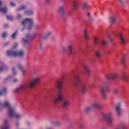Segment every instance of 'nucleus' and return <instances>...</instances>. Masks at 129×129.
<instances>
[{"label": "nucleus", "instance_id": "obj_1", "mask_svg": "<svg viewBox=\"0 0 129 129\" xmlns=\"http://www.w3.org/2000/svg\"><path fill=\"white\" fill-rule=\"evenodd\" d=\"M63 81L62 80L57 82L56 84V86L58 89L57 97H53L52 101L54 103H59V102L63 101L62 106L63 108L66 109L69 105V101L65 99L63 96V94H62V85H63Z\"/></svg>", "mask_w": 129, "mask_h": 129}, {"label": "nucleus", "instance_id": "obj_2", "mask_svg": "<svg viewBox=\"0 0 129 129\" xmlns=\"http://www.w3.org/2000/svg\"><path fill=\"white\" fill-rule=\"evenodd\" d=\"M1 108H7L8 109L10 118H13V117L15 116L16 119H20V118L22 117V115L16 112L15 108L12 107L9 102L6 101L2 103V102L0 101V109Z\"/></svg>", "mask_w": 129, "mask_h": 129}, {"label": "nucleus", "instance_id": "obj_3", "mask_svg": "<svg viewBox=\"0 0 129 129\" xmlns=\"http://www.w3.org/2000/svg\"><path fill=\"white\" fill-rule=\"evenodd\" d=\"M40 80H41V78L40 77L36 78L33 79L31 82L24 84L18 88L15 89L14 92L15 93H18V92H20V91H22V90H25V89H28V88H34L36 86V84H38V83L40 82Z\"/></svg>", "mask_w": 129, "mask_h": 129}, {"label": "nucleus", "instance_id": "obj_4", "mask_svg": "<svg viewBox=\"0 0 129 129\" xmlns=\"http://www.w3.org/2000/svg\"><path fill=\"white\" fill-rule=\"evenodd\" d=\"M74 75L76 87H77L78 88H79L80 91H81L82 93H84L86 92V86L85 85V84L81 82L79 75L75 74H74Z\"/></svg>", "mask_w": 129, "mask_h": 129}, {"label": "nucleus", "instance_id": "obj_5", "mask_svg": "<svg viewBox=\"0 0 129 129\" xmlns=\"http://www.w3.org/2000/svg\"><path fill=\"white\" fill-rule=\"evenodd\" d=\"M7 54L9 57H19V58H22L24 56V51L22 50L18 51V50L12 49L7 51Z\"/></svg>", "mask_w": 129, "mask_h": 129}, {"label": "nucleus", "instance_id": "obj_6", "mask_svg": "<svg viewBox=\"0 0 129 129\" xmlns=\"http://www.w3.org/2000/svg\"><path fill=\"white\" fill-rule=\"evenodd\" d=\"M102 116L103 119L106 121L108 125H112L113 124V118H112V115L111 113H102Z\"/></svg>", "mask_w": 129, "mask_h": 129}, {"label": "nucleus", "instance_id": "obj_7", "mask_svg": "<svg viewBox=\"0 0 129 129\" xmlns=\"http://www.w3.org/2000/svg\"><path fill=\"white\" fill-rule=\"evenodd\" d=\"M109 90V86H108V84H104V86L101 88L100 92L103 99H106V98H107V95H106V92H107Z\"/></svg>", "mask_w": 129, "mask_h": 129}, {"label": "nucleus", "instance_id": "obj_8", "mask_svg": "<svg viewBox=\"0 0 129 129\" xmlns=\"http://www.w3.org/2000/svg\"><path fill=\"white\" fill-rule=\"evenodd\" d=\"M35 37H36L35 33H33V34L26 35V38L22 39L24 46H26V47H28V46H30V42H29V40H31V39H33V38H35Z\"/></svg>", "mask_w": 129, "mask_h": 129}, {"label": "nucleus", "instance_id": "obj_9", "mask_svg": "<svg viewBox=\"0 0 129 129\" xmlns=\"http://www.w3.org/2000/svg\"><path fill=\"white\" fill-rule=\"evenodd\" d=\"M26 24L28 25L27 30H31V29L33 28V22L32 19L26 18L25 20L22 21V25L23 26H26Z\"/></svg>", "mask_w": 129, "mask_h": 129}, {"label": "nucleus", "instance_id": "obj_10", "mask_svg": "<svg viewBox=\"0 0 129 129\" xmlns=\"http://www.w3.org/2000/svg\"><path fill=\"white\" fill-rule=\"evenodd\" d=\"M58 13L59 14L60 16L61 17V20L63 23L66 22V18L64 16H65V11H64V7L60 6L59 7L58 10Z\"/></svg>", "mask_w": 129, "mask_h": 129}, {"label": "nucleus", "instance_id": "obj_11", "mask_svg": "<svg viewBox=\"0 0 129 129\" xmlns=\"http://www.w3.org/2000/svg\"><path fill=\"white\" fill-rule=\"evenodd\" d=\"M115 110L117 116H118V117H119L120 116L121 111V104L120 103H118L116 105L115 107Z\"/></svg>", "mask_w": 129, "mask_h": 129}, {"label": "nucleus", "instance_id": "obj_12", "mask_svg": "<svg viewBox=\"0 0 129 129\" xmlns=\"http://www.w3.org/2000/svg\"><path fill=\"white\" fill-rule=\"evenodd\" d=\"M82 67L84 71V72L86 73L87 76L89 77L90 76V69L87 66V64L85 63H83L82 65Z\"/></svg>", "mask_w": 129, "mask_h": 129}, {"label": "nucleus", "instance_id": "obj_13", "mask_svg": "<svg viewBox=\"0 0 129 129\" xmlns=\"http://www.w3.org/2000/svg\"><path fill=\"white\" fill-rule=\"evenodd\" d=\"M116 77H117L116 74L113 73L110 75L105 76V79H106V80H109V79L111 80H114V79H116Z\"/></svg>", "mask_w": 129, "mask_h": 129}, {"label": "nucleus", "instance_id": "obj_14", "mask_svg": "<svg viewBox=\"0 0 129 129\" xmlns=\"http://www.w3.org/2000/svg\"><path fill=\"white\" fill-rule=\"evenodd\" d=\"M1 129H10L9 119L4 120V124L2 126Z\"/></svg>", "mask_w": 129, "mask_h": 129}, {"label": "nucleus", "instance_id": "obj_15", "mask_svg": "<svg viewBox=\"0 0 129 129\" xmlns=\"http://www.w3.org/2000/svg\"><path fill=\"white\" fill-rule=\"evenodd\" d=\"M115 129H126V124L125 122L122 121L119 123L118 126L116 127Z\"/></svg>", "mask_w": 129, "mask_h": 129}, {"label": "nucleus", "instance_id": "obj_16", "mask_svg": "<svg viewBox=\"0 0 129 129\" xmlns=\"http://www.w3.org/2000/svg\"><path fill=\"white\" fill-rule=\"evenodd\" d=\"M73 5L74 10H78L80 4L79 3V1L78 0H73Z\"/></svg>", "mask_w": 129, "mask_h": 129}, {"label": "nucleus", "instance_id": "obj_17", "mask_svg": "<svg viewBox=\"0 0 129 129\" xmlns=\"http://www.w3.org/2000/svg\"><path fill=\"white\" fill-rule=\"evenodd\" d=\"M17 67L19 68L20 70L22 71L23 75L25 76L27 74V71L24 69V67L21 63H18L17 65Z\"/></svg>", "mask_w": 129, "mask_h": 129}, {"label": "nucleus", "instance_id": "obj_18", "mask_svg": "<svg viewBox=\"0 0 129 129\" xmlns=\"http://www.w3.org/2000/svg\"><path fill=\"white\" fill-rule=\"evenodd\" d=\"M93 108H96L97 109H100L101 108V104L98 102H95L92 105Z\"/></svg>", "mask_w": 129, "mask_h": 129}, {"label": "nucleus", "instance_id": "obj_19", "mask_svg": "<svg viewBox=\"0 0 129 129\" xmlns=\"http://www.w3.org/2000/svg\"><path fill=\"white\" fill-rule=\"evenodd\" d=\"M67 51L70 55L73 54V47L72 45H69L67 47Z\"/></svg>", "mask_w": 129, "mask_h": 129}, {"label": "nucleus", "instance_id": "obj_20", "mask_svg": "<svg viewBox=\"0 0 129 129\" xmlns=\"http://www.w3.org/2000/svg\"><path fill=\"white\" fill-rule=\"evenodd\" d=\"M119 38L121 44L124 45L125 44V38H124V36L122 34H120L119 35Z\"/></svg>", "mask_w": 129, "mask_h": 129}, {"label": "nucleus", "instance_id": "obj_21", "mask_svg": "<svg viewBox=\"0 0 129 129\" xmlns=\"http://www.w3.org/2000/svg\"><path fill=\"white\" fill-rule=\"evenodd\" d=\"M51 35H52V32L51 31L47 32L43 36V39L44 40H46V39H48V38H49V37H50Z\"/></svg>", "mask_w": 129, "mask_h": 129}, {"label": "nucleus", "instance_id": "obj_22", "mask_svg": "<svg viewBox=\"0 0 129 129\" xmlns=\"http://www.w3.org/2000/svg\"><path fill=\"white\" fill-rule=\"evenodd\" d=\"M7 94V88H4L2 90L0 91V96L6 95Z\"/></svg>", "mask_w": 129, "mask_h": 129}, {"label": "nucleus", "instance_id": "obj_23", "mask_svg": "<svg viewBox=\"0 0 129 129\" xmlns=\"http://www.w3.org/2000/svg\"><path fill=\"white\" fill-rule=\"evenodd\" d=\"M83 8L84 10H89V6L87 4V2H85L83 4Z\"/></svg>", "mask_w": 129, "mask_h": 129}, {"label": "nucleus", "instance_id": "obj_24", "mask_svg": "<svg viewBox=\"0 0 129 129\" xmlns=\"http://www.w3.org/2000/svg\"><path fill=\"white\" fill-rule=\"evenodd\" d=\"M7 70V66L5 64V63H3L2 64V66L0 67V73H2L3 71H5V70Z\"/></svg>", "mask_w": 129, "mask_h": 129}, {"label": "nucleus", "instance_id": "obj_25", "mask_svg": "<svg viewBox=\"0 0 129 129\" xmlns=\"http://www.w3.org/2000/svg\"><path fill=\"white\" fill-rule=\"evenodd\" d=\"M116 19V16H112L111 17V24H115V23H116V21L115 20Z\"/></svg>", "mask_w": 129, "mask_h": 129}, {"label": "nucleus", "instance_id": "obj_26", "mask_svg": "<svg viewBox=\"0 0 129 129\" xmlns=\"http://www.w3.org/2000/svg\"><path fill=\"white\" fill-rule=\"evenodd\" d=\"M77 124L80 129H83V127H84V125H83V123L82 122H78Z\"/></svg>", "mask_w": 129, "mask_h": 129}, {"label": "nucleus", "instance_id": "obj_27", "mask_svg": "<svg viewBox=\"0 0 129 129\" xmlns=\"http://www.w3.org/2000/svg\"><path fill=\"white\" fill-rule=\"evenodd\" d=\"M84 38L86 40H88L89 39V37H88V35H87V31L86 30H85L84 31Z\"/></svg>", "mask_w": 129, "mask_h": 129}, {"label": "nucleus", "instance_id": "obj_28", "mask_svg": "<svg viewBox=\"0 0 129 129\" xmlns=\"http://www.w3.org/2000/svg\"><path fill=\"white\" fill-rule=\"evenodd\" d=\"M34 14V12L33 11H26L24 13V15H26V16H32Z\"/></svg>", "mask_w": 129, "mask_h": 129}, {"label": "nucleus", "instance_id": "obj_29", "mask_svg": "<svg viewBox=\"0 0 129 129\" xmlns=\"http://www.w3.org/2000/svg\"><path fill=\"white\" fill-rule=\"evenodd\" d=\"M92 109H93V108L92 106H90V107H88L87 108H85V111L86 112H89V111H91V110H92Z\"/></svg>", "mask_w": 129, "mask_h": 129}, {"label": "nucleus", "instance_id": "obj_30", "mask_svg": "<svg viewBox=\"0 0 129 129\" xmlns=\"http://www.w3.org/2000/svg\"><path fill=\"white\" fill-rule=\"evenodd\" d=\"M121 78L123 80H124V81H126V80H127V76H126V75L124 73L122 74Z\"/></svg>", "mask_w": 129, "mask_h": 129}, {"label": "nucleus", "instance_id": "obj_31", "mask_svg": "<svg viewBox=\"0 0 129 129\" xmlns=\"http://www.w3.org/2000/svg\"><path fill=\"white\" fill-rule=\"evenodd\" d=\"M27 9V6L25 5L21 6L17 11H22L23 10H26Z\"/></svg>", "mask_w": 129, "mask_h": 129}, {"label": "nucleus", "instance_id": "obj_32", "mask_svg": "<svg viewBox=\"0 0 129 129\" xmlns=\"http://www.w3.org/2000/svg\"><path fill=\"white\" fill-rule=\"evenodd\" d=\"M101 44L102 46H107L108 42H107L106 41H105L104 39H103L101 42Z\"/></svg>", "mask_w": 129, "mask_h": 129}, {"label": "nucleus", "instance_id": "obj_33", "mask_svg": "<svg viewBox=\"0 0 129 129\" xmlns=\"http://www.w3.org/2000/svg\"><path fill=\"white\" fill-rule=\"evenodd\" d=\"M7 8L4 7V8H0V12H3L4 14H6L7 13Z\"/></svg>", "mask_w": 129, "mask_h": 129}, {"label": "nucleus", "instance_id": "obj_34", "mask_svg": "<svg viewBox=\"0 0 129 129\" xmlns=\"http://www.w3.org/2000/svg\"><path fill=\"white\" fill-rule=\"evenodd\" d=\"M94 43L96 46L98 45V39H97V38H95L94 39Z\"/></svg>", "mask_w": 129, "mask_h": 129}, {"label": "nucleus", "instance_id": "obj_35", "mask_svg": "<svg viewBox=\"0 0 129 129\" xmlns=\"http://www.w3.org/2000/svg\"><path fill=\"white\" fill-rule=\"evenodd\" d=\"M61 124L62 123L59 122H55L53 123V125H54L55 126H60V125H61Z\"/></svg>", "mask_w": 129, "mask_h": 129}, {"label": "nucleus", "instance_id": "obj_36", "mask_svg": "<svg viewBox=\"0 0 129 129\" xmlns=\"http://www.w3.org/2000/svg\"><path fill=\"white\" fill-rule=\"evenodd\" d=\"M7 19L8 20V21H13L14 20L13 16H11L10 15H8L7 16Z\"/></svg>", "mask_w": 129, "mask_h": 129}, {"label": "nucleus", "instance_id": "obj_37", "mask_svg": "<svg viewBox=\"0 0 129 129\" xmlns=\"http://www.w3.org/2000/svg\"><path fill=\"white\" fill-rule=\"evenodd\" d=\"M18 33V31H16L12 35V38L15 39L16 38V36H17V34Z\"/></svg>", "mask_w": 129, "mask_h": 129}, {"label": "nucleus", "instance_id": "obj_38", "mask_svg": "<svg viewBox=\"0 0 129 129\" xmlns=\"http://www.w3.org/2000/svg\"><path fill=\"white\" fill-rule=\"evenodd\" d=\"M96 56L97 58L99 59L101 57V55L100 54V52L99 51H96Z\"/></svg>", "mask_w": 129, "mask_h": 129}, {"label": "nucleus", "instance_id": "obj_39", "mask_svg": "<svg viewBox=\"0 0 129 129\" xmlns=\"http://www.w3.org/2000/svg\"><path fill=\"white\" fill-rule=\"evenodd\" d=\"M12 80V76H8L5 80V82H7V81H11Z\"/></svg>", "mask_w": 129, "mask_h": 129}, {"label": "nucleus", "instance_id": "obj_40", "mask_svg": "<svg viewBox=\"0 0 129 129\" xmlns=\"http://www.w3.org/2000/svg\"><path fill=\"white\" fill-rule=\"evenodd\" d=\"M121 62L123 66H125V63H124V56H123V58L121 60Z\"/></svg>", "mask_w": 129, "mask_h": 129}, {"label": "nucleus", "instance_id": "obj_41", "mask_svg": "<svg viewBox=\"0 0 129 129\" xmlns=\"http://www.w3.org/2000/svg\"><path fill=\"white\" fill-rule=\"evenodd\" d=\"M39 49L40 50H43V43L41 42L39 43Z\"/></svg>", "mask_w": 129, "mask_h": 129}, {"label": "nucleus", "instance_id": "obj_42", "mask_svg": "<svg viewBox=\"0 0 129 129\" xmlns=\"http://www.w3.org/2000/svg\"><path fill=\"white\" fill-rule=\"evenodd\" d=\"M10 6H11V7H15V6H16V4H15V3H14L13 2H11Z\"/></svg>", "mask_w": 129, "mask_h": 129}, {"label": "nucleus", "instance_id": "obj_43", "mask_svg": "<svg viewBox=\"0 0 129 129\" xmlns=\"http://www.w3.org/2000/svg\"><path fill=\"white\" fill-rule=\"evenodd\" d=\"M114 92L115 94H118L119 93V90L116 89L114 91Z\"/></svg>", "mask_w": 129, "mask_h": 129}, {"label": "nucleus", "instance_id": "obj_44", "mask_svg": "<svg viewBox=\"0 0 129 129\" xmlns=\"http://www.w3.org/2000/svg\"><path fill=\"white\" fill-rule=\"evenodd\" d=\"M119 2H120L121 6H122V7H123V6H124V3H123V1L122 0H119Z\"/></svg>", "mask_w": 129, "mask_h": 129}, {"label": "nucleus", "instance_id": "obj_45", "mask_svg": "<svg viewBox=\"0 0 129 129\" xmlns=\"http://www.w3.org/2000/svg\"><path fill=\"white\" fill-rule=\"evenodd\" d=\"M6 36H7V34L6 33H4L2 35L3 38H6Z\"/></svg>", "mask_w": 129, "mask_h": 129}, {"label": "nucleus", "instance_id": "obj_46", "mask_svg": "<svg viewBox=\"0 0 129 129\" xmlns=\"http://www.w3.org/2000/svg\"><path fill=\"white\" fill-rule=\"evenodd\" d=\"M62 52H65V51H66V48H65V47H64V46H62Z\"/></svg>", "mask_w": 129, "mask_h": 129}, {"label": "nucleus", "instance_id": "obj_47", "mask_svg": "<svg viewBox=\"0 0 129 129\" xmlns=\"http://www.w3.org/2000/svg\"><path fill=\"white\" fill-rule=\"evenodd\" d=\"M19 81V80H18L17 79H15L14 80H13V82L14 83H16V82H18Z\"/></svg>", "mask_w": 129, "mask_h": 129}, {"label": "nucleus", "instance_id": "obj_48", "mask_svg": "<svg viewBox=\"0 0 129 129\" xmlns=\"http://www.w3.org/2000/svg\"><path fill=\"white\" fill-rule=\"evenodd\" d=\"M17 18L18 19H20V18H22V15H21V14L17 15Z\"/></svg>", "mask_w": 129, "mask_h": 129}, {"label": "nucleus", "instance_id": "obj_49", "mask_svg": "<svg viewBox=\"0 0 129 129\" xmlns=\"http://www.w3.org/2000/svg\"><path fill=\"white\" fill-rule=\"evenodd\" d=\"M13 73H14V75H16V70H15L14 68L13 69Z\"/></svg>", "mask_w": 129, "mask_h": 129}, {"label": "nucleus", "instance_id": "obj_50", "mask_svg": "<svg viewBox=\"0 0 129 129\" xmlns=\"http://www.w3.org/2000/svg\"><path fill=\"white\" fill-rule=\"evenodd\" d=\"M50 2H51L50 0H45L46 4H49Z\"/></svg>", "mask_w": 129, "mask_h": 129}, {"label": "nucleus", "instance_id": "obj_51", "mask_svg": "<svg viewBox=\"0 0 129 129\" xmlns=\"http://www.w3.org/2000/svg\"><path fill=\"white\" fill-rule=\"evenodd\" d=\"M4 28H8V27H9V24H4Z\"/></svg>", "mask_w": 129, "mask_h": 129}, {"label": "nucleus", "instance_id": "obj_52", "mask_svg": "<svg viewBox=\"0 0 129 129\" xmlns=\"http://www.w3.org/2000/svg\"><path fill=\"white\" fill-rule=\"evenodd\" d=\"M68 14H69V16H71V15H72V12L69 11V13H68Z\"/></svg>", "mask_w": 129, "mask_h": 129}, {"label": "nucleus", "instance_id": "obj_53", "mask_svg": "<svg viewBox=\"0 0 129 129\" xmlns=\"http://www.w3.org/2000/svg\"><path fill=\"white\" fill-rule=\"evenodd\" d=\"M34 28H35V29H39V26L38 25H35L34 26Z\"/></svg>", "mask_w": 129, "mask_h": 129}, {"label": "nucleus", "instance_id": "obj_54", "mask_svg": "<svg viewBox=\"0 0 129 129\" xmlns=\"http://www.w3.org/2000/svg\"><path fill=\"white\" fill-rule=\"evenodd\" d=\"M9 45V42H7V43H5L4 44V46H7V45Z\"/></svg>", "mask_w": 129, "mask_h": 129}, {"label": "nucleus", "instance_id": "obj_55", "mask_svg": "<svg viewBox=\"0 0 129 129\" xmlns=\"http://www.w3.org/2000/svg\"><path fill=\"white\" fill-rule=\"evenodd\" d=\"M19 125H20V123L17 122V123H16V126L18 127V126H19Z\"/></svg>", "mask_w": 129, "mask_h": 129}, {"label": "nucleus", "instance_id": "obj_56", "mask_svg": "<svg viewBox=\"0 0 129 129\" xmlns=\"http://www.w3.org/2000/svg\"><path fill=\"white\" fill-rule=\"evenodd\" d=\"M18 46V44H15L14 46V48H16V47Z\"/></svg>", "mask_w": 129, "mask_h": 129}, {"label": "nucleus", "instance_id": "obj_57", "mask_svg": "<svg viewBox=\"0 0 129 129\" xmlns=\"http://www.w3.org/2000/svg\"><path fill=\"white\" fill-rule=\"evenodd\" d=\"M88 17H90V13H88Z\"/></svg>", "mask_w": 129, "mask_h": 129}, {"label": "nucleus", "instance_id": "obj_58", "mask_svg": "<svg viewBox=\"0 0 129 129\" xmlns=\"http://www.w3.org/2000/svg\"><path fill=\"white\" fill-rule=\"evenodd\" d=\"M2 5H3V3H2V2H0V6H2Z\"/></svg>", "mask_w": 129, "mask_h": 129}, {"label": "nucleus", "instance_id": "obj_59", "mask_svg": "<svg viewBox=\"0 0 129 129\" xmlns=\"http://www.w3.org/2000/svg\"><path fill=\"white\" fill-rule=\"evenodd\" d=\"M101 129H106V128L103 127Z\"/></svg>", "mask_w": 129, "mask_h": 129}, {"label": "nucleus", "instance_id": "obj_60", "mask_svg": "<svg viewBox=\"0 0 129 129\" xmlns=\"http://www.w3.org/2000/svg\"><path fill=\"white\" fill-rule=\"evenodd\" d=\"M23 29H22V30H21V31H23Z\"/></svg>", "mask_w": 129, "mask_h": 129}]
</instances>
